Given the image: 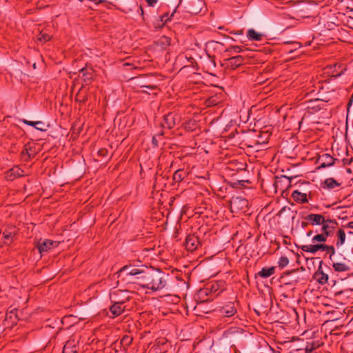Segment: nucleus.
Masks as SVG:
<instances>
[{
    "instance_id": "nucleus-45",
    "label": "nucleus",
    "mask_w": 353,
    "mask_h": 353,
    "mask_svg": "<svg viewBox=\"0 0 353 353\" xmlns=\"http://www.w3.org/2000/svg\"><path fill=\"white\" fill-rule=\"evenodd\" d=\"M343 227H345V228H351V229H353V221H350L348 223H347L345 225H344Z\"/></svg>"
},
{
    "instance_id": "nucleus-14",
    "label": "nucleus",
    "mask_w": 353,
    "mask_h": 353,
    "mask_svg": "<svg viewBox=\"0 0 353 353\" xmlns=\"http://www.w3.org/2000/svg\"><path fill=\"white\" fill-rule=\"evenodd\" d=\"M304 219L309 222L311 225H321L325 223L327 219L325 216L320 214H310Z\"/></svg>"
},
{
    "instance_id": "nucleus-13",
    "label": "nucleus",
    "mask_w": 353,
    "mask_h": 353,
    "mask_svg": "<svg viewBox=\"0 0 353 353\" xmlns=\"http://www.w3.org/2000/svg\"><path fill=\"white\" fill-rule=\"evenodd\" d=\"M17 234V229L13 225H7L3 231V237L5 243H11L14 241V237Z\"/></svg>"
},
{
    "instance_id": "nucleus-46",
    "label": "nucleus",
    "mask_w": 353,
    "mask_h": 353,
    "mask_svg": "<svg viewBox=\"0 0 353 353\" xmlns=\"http://www.w3.org/2000/svg\"><path fill=\"white\" fill-rule=\"evenodd\" d=\"M190 125V123H186L185 125V129H186L188 130L192 131L193 128Z\"/></svg>"
},
{
    "instance_id": "nucleus-57",
    "label": "nucleus",
    "mask_w": 353,
    "mask_h": 353,
    "mask_svg": "<svg viewBox=\"0 0 353 353\" xmlns=\"http://www.w3.org/2000/svg\"><path fill=\"white\" fill-rule=\"evenodd\" d=\"M348 233H349L350 234H353V232H351V231H350V232H349Z\"/></svg>"
},
{
    "instance_id": "nucleus-50",
    "label": "nucleus",
    "mask_w": 353,
    "mask_h": 353,
    "mask_svg": "<svg viewBox=\"0 0 353 353\" xmlns=\"http://www.w3.org/2000/svg\"><path fill=\"white\" fill-rule=\"evenodd\" d=\"M296 271V270H291V271H287L284 273V274H286V275H289L293 272H295Z\"/></svg>"
},
{
    "instance_id": "nucleus-15",
    "label": "nucleus",
    "mask_w": 353,
    "mask_h": 353,
    "mask_svg": "<svg viewBox=\"0 0 353 353\" xmlns=\"http://www.w3.org/2000/svg\"><path fill=\"white\" fill-rule=\"evenodd\" d=\"M203 5V1L190 0L186 7L187 11L192 14H197L201 11Z\"/></svg>"
},
{
    "instance_id": "nucleus-38",
    "label": "nucleus",
    "mask_w": 353,
    "mask_h": 353,
    "mask_svg": "<svg viewBox=\"0 0 353 353\" xmlns=\"http://www.w3.org/2000/svg\"><path fill=\"white\" fill-rule=\"evenodd\" d=\"M264 134L267 137L265 139H263L262 138L263 137V134L261 133L259 136H258V140H256V143H265L268 141V137L270 136L269 134H268L267 133H264Z\"/></svg>"
},
{
    "instance_id": "nucleus-22",
    "label": "nucleus",
    "mask_w": 353,
    "mask_h": 353,
    "mask_svg": "<svg viewBox=\"0 0 353 353\" xmlns=\"http://www.w3.org/2000/svg\"><path fill=\"white\" fill-rule=\"evenodd\" d=\"M292 197L296 202L299 203H306L308 202L307 194L302 193L299 190L293 191Z\"/></svg>"
},
{
    "instance_id": "nucleus-31",
    "label": "nucleus",
    "mask_w": 353,
    "mask_h": 353,
    "mask_svg": "<svg viewBox=\"0 0 353 353\" xmlns=\"http://www.w3.org/2000/svg\"><path fill=\"white\" fill-rule=\"evenodd\" d=\"M133 338L130 335H124L121 339L120 343L126 350L132 343Z\"/></svg>"
},
{
    "instance_id": "nucleus-4",
    "label": "nucleus",
    "mask_w": 353,
    "mask_h": 353,
    "mask_svg": "<svg viewBox=\"0 0 353 353\" xmlns=\"http://www.w3.org/2000/svg\"><path fill=\"white\" fill-rule=\"evenodd\" d=\"M132 292L129 290H122L119 289H114L110 292V299L111 303H119L124 305L130 300Z\"/></svg>"
},
{
    "instance_id": "nucleus-19",
    "label": "nucleus",
    "mask_w": 353,
    "mask_h": 353,
    "mask_svg": "<svg viewBox=\"0 0 353 353\" xmlns=\"http://www.w3.org/2000/svg\"><path fill=\"white\" fill-rule=\"evenodd\" d=\"M126 306L123 304L112 303V305L110 307V312L112 314V317L119 316L122 314Z\"/></svg>"
},
{
    "instance_id": "nucleus-48",
    "label": "nucleus",
    "mask_w": 353,
    "mask_h": 353,
    "mask_svg": "<svg viewBox=\"0 0 353 353\" xmlns=\"http://www.w3.org/2000/svg\"><path fill=\"white\" fill-rule=\"evenodd\" d=\"M309 222L307 221V222H305V221H302L301 222V227L302 228H306L308 225H309Z\"/></svg>"
},
{
    "instance_id": "nucleus-28",
    "label": "nucleus",
    "mask_w": 353,
    "mask_h": 353,
    "mask_svg": "<svg viewBox=\"0 0 353 353\" xmlns=\"http://www.w3.org/2000/svg\"><path fill=\"white\" fill-rule=\"evenodd\" d=\"M275 272V268H263L261 271L258 272V275L261 278H268L274 274Z\"/></svg>"
},
{
    "instance_id": "nucleus-30",
    "label": "nucleus",
    "mask_w": 353,
    "mask_h": 353,
    "mask_svg": "<svg viewBox=\"0 0 353 353\" xmlns=\"http://www.w3.org/2000/svg\"><path fill=\"white\" fill-rule=\"evenodd\" d=\"M79 72L82 73L83 76L85 77L84 81L86 83L88 82H90L93 79L94 70L92 68L88 70L86 68H83L79 70Z\"/></svg>"
},
{
    "instance_id": "nucleus-9",
    "label": "nucleus",
    "mask_w": 353,
    "mask_h": 353,
    "mask_svg": "<svg viewBox=\"0 0 353 353\" xmlns=\"http://www.w3.org/2000/svg\"><path fill=\"white\" fill-rule=\"evenodd\" d=\"M238 305V301H235L233 302H229L225 303L224 305L219 307L217 311L220 315L225 317H230L234 316L237 312L236 306Z\"/></svg>"
},
{
    "instance_id": "nucleus-7",
    "label": "nucleus",
    "mask_w": 353,
    "mask_h": 353,
    "mask_svg": "<svg viewBox=\"0 0 353 353\" xmlns=\"http://www.w3.org/2000/svg\"><path fill=\"white\" fill-rule=\"evenodd\" d=\"M248 205V201L241 196L232 197L230 201V206L232 212H238L243 210Z\"/></svg>"
},
{
    "instance_id": "nucleus-54",
    "label": "nucleus",
    "mask_w": 353,
    "mask_h": 353,
    "mask_svg": "<svg viewBox=\"0 0 353 353\" xmlns=\"http://www.w3.org/2000/svg\"><path fill=\"white\" fill-rule=\"evenodd\" d=\"M140 92H142V93H147V94H150V92H148V91H147V90H141Z\"/></svg>"
},
{
    "instance_id": "nucleus-2",
    "label": "nucleus",
    "mask_w": 353,
    "mask_h": 353,
    "mask_svg": "<svg viewBox=\"0 0 353 353\" xmlns=\"http://www.w3.org/2000/svg\"><path fill=\"white\" fill-rule=\"evenodd\" d=\"M225 283L223 281H217L208 283L204 288L200 289L197 292L198 298L202 302L208 300V296H218L225 290Z\"/></svg>"
},
{
    "instance_id": "nucleus-47",
    "label": "nucleus",
    "mask_w": 353,
    "mask_h": 353,
    "mask_svg": "<svg viewBox=\"0 0 353 353\" xmlns=\"http://www.w3.org/2000/svg\"><path fill=\"white\" fill-rule=\"evenodd\" d=\"M115 2H117L120 4H125L129 0H114Z\"/></svg>"
},
{
    "instance_id": "nucleus-56",
    "label": "nucleus",
    "mask_w": 353,
    "mask_h": 353,
    "mask_svg": "<svg viewBox=\"0 0 353 353\" xmlns=\"http://www.w3.org/2000/svg\"><path fill=\"white\" fill-rule=\"evenodd\" d=\"M162 135H163V132H161V134H158L157 136H162Z\"/></svg>"
},
{
    "instance_id": "nucleus-17",
    "label": "nucleus",
    "mask_w": 353,
    "mask_h": 353,
    "mask_svg": "<svg viewBox=\"0 0 353 353\" xmlns=\"http://www.w3.org/2000/svg\"><path fill=\"white\" fill-rule=\"evenodd\" d=\"M245 61V59L241 55L232 57L227 60V67L232 70L237 68L242 65Z\"/></svg>"
},
{
    "instance_id": "nucleus-52",
    "label": "nucleus",
    "mask_w": 353,
    "mask_h": 353,
    "mask_svg": "<svg viewBox=\"0 0 353 353\" xmlns=\"http://www.w3.org/2000/svg\"><path fill=\"white\" fill-rule=\"evenodd\" d=\"M233 34H243V30L236 31L235 32H233Z\"/></svg>"
},
{
    "instance_id": "nucleus-39",
    "label": "nucleus",
    "mask_w": 353,
    "mask_h": 353,
    "mask_svg": "<svg viewBox=\"0 0 353 353\" xmlns=\"http://www.w3.org/2000/svg\"><path fill=\"white\" fill-rule=\"evenodd\" d=\"M37 123H39L38 125H35V128L40 131H44L45 129V124L42 121H37Z\"/></svg>"
},
{
    "instance_id": "nucleus-49",
    "label": "nucleus",
    "mask_w": 353,
    "mask_h": 353,
    "mask_svg": "<svg viewBox=\"0 0 353 353\" xmlns=\"http://www.w3.org/2000/svg\"><path fill=\"white\" fill-rule=\"evenodd\" d=\"M149 5L152 6L154 3L157 2V0H147Z\"/></svg>"
},
{
    "instance_id": "nucleus-40",
    "label": "nucleus",
    "mask_w": 353,
    "mask_h": 353,
    "mask_svg": "<svg viewBox=\"0 0 353 353\" xmlns=\"http://www.w3.org/2000/svg\"><path fill=\"white\" fill-rule=\"evenodd\" d=\"M98 154L100 157H105L108 155V150L106 148H100L98 151Z\"/></svg>"
},
{
    "instance_id": "nucleus-36",
    "label": "nucleus",
    "mask_w": 353,
    "mask_h": 353,
    "mask_svg": "<svg viewBox=\"0 0 353 353\" xmlns=\"http://www.w3.org/2000/svg\"><path fill=\"white\" fill-rule=\"evenodd\" d=\"M319 345H316L314 342L313 343H307L305 348V352L306 353H310L312 352L314 350L316 349L318 347Z\"/></svg>"
},
{
    "instance_id": "nucleus-24",
    "label": "nucleus",
    "mask_w": 353,
    "mask_h": 353,
    "mask_svg": "<svg viewBox=\"0 0 353 353\" xmlns=\"http://www.w3.org/2000/svg\"><path fill=\"white\" fill-rule=\"evenodd\" d=\"M336 246L339 248L342 246L345 242V232L343 228L338 229L336 234Z\"/></svg>"
},
{
    "instance_id": "nucleus-35",
    "label": "nucleus",
    "mask_w": 353,
    "mask_h": 353,
    "mask_svg": "<svg viewBox=\"0 0 353 353\" xmlns=\"http://www.w3.org/2000/svg\"><path fill=\"white\" fill-rule=\"evenodd\" d=\"M279 267L281 269L286 267L289 263V259L287 256H281L278 262Z\"/></svg>"
},
{
    "instance_id": "nucleus-3",
    "label": "nucleus",
    "mask_w": 353,
    "mask_h": 353,
    "mask_svg": "<svg viewBox=\"0 0 353 353\" xmlns=\"http://www.w3.org/2000/svg\"><path fill=\"white\" fill-rule=\"evenodd\" d=\"M301 248L303 251L310 253H315L319 250L325 251L330 254V260H332V256L336 253L335 248L333 245H326L325 243L302 245Z\"/></svg>"
},
{
    "instance_id": "nucleus-21",
    "label": "nucleus",
    "mask_w": 353,
    "mask_h": 353,
    "mask_svg": "<svg viewBox=\"0 0 353 353\" xmlns=\"http://www.w3.org/2000/svg\"><path fill=\"white\" fill-rule=\"evenodd\" d=\"M23 170H22L21 169H20L18 167H14V168L10 169L6 172V177L8 180L12 181L13 179H14L17 177L23 176Z\"/></svg>"
},
{
    "instance_id": "nucleus-16",
    "label": "nucleus",
    "mask_w": 353,
    "mask_h": 353,
    "mask_svg": "<svg viewBox=\"0 0 353 353\" xmlns=\"http://www.w3.org/2000/svg\"><path fill=\"white\" fill-rule=\"evenodd\" d=\"M78 341L74 338H70L63 347V353H78Z\"/></svg>"
},
{
    "instance_id": "nucleus-1",
    "label": "nucleus",
    "mask_w": 353,
    "mask_h": 353,
    "mask_svg": "<svg viewBox=\"0 0 353 353\" xmlns=\"http://www.w3.org/2000/svg\"><path fill=\"white\" fill-rule=\"evenodd\" d=\"M165 276L163 272L159 270H152L148 272L143 271L142 276H137V279L143 288L157 291L163 289L165 286Z\"/></svg>"
},
{
    "instance_id": "nucleus-5",
    "label": "nucleus",
    "mask_w": 353,
    "mask_h": 353,
    "mask_svg": "<svg viewBox=\"0 0 353 353\" xmlns=\"http://www.w3.org/2000/svg\"><path fill=\"white\" fill-rule=\"evenodd\" d=\"M143 270L137 268L135 265L131 264L126 265L122 267L118 272L119 276L122 280H125L128 276H142Z\"/></svg>"
},
{
    "instance_id": "nucleus-6",
    "label": "nucleus",
    "mask_w": 353,
    "mask_h": 353,
    "mask_svg": "<svg viewBox=\"0 0 353 353\" xmlns=\"http://www.w3.org/2000/svg\"><path fill=\"white\" fill-rule=\"evenodd\" d=\"M181 117L179 114L172 112L164 116L163 123L161 125L163 128L171 130L179 124L181 122Z\"/></svg>"
},
{
    "instance_id": "nucleus-27",
    "label": "nucleus",
    "mask_w": 353,
    "mask_h": 353,
    "mask_svg": "<svg viewBox=\"0 0 353 353\" xmlns=\"http://www.w3.org/2000/svg\"><path fill=\"white\" fill-rule=\"evenodd\" d=\"M340 185H341V183H339L336 180H335L333 178L326 179L323 183V188H327V189H333V188H334L336 187H339Z\"/></svg>"
},
{
    "instance_id": "nucleus-11",
    "label": "nucleus",
    "mask_w": 353,
    "mask_h": 353,
    "mask_svg": "<svg viewBox=\"0 0 353 353\" xmlns=\"http://www.w3.org/2000/svg\"><path fill=\"white\" fill-rule=\"evenodd\" d=\"M201 245L199 237L194 234L188 235L184 242L185 249L190 252L196 250Z\"/></svg>"
},
{
    "instance_id": "nucleus-26",
    "label": "nucleus",
    "mask_w": 353,
    "mask_h": 353,
    "mask_svg": "<svg viewBox=\"0 0 353 353\" xmlns=\"http://www.w3.org/2000/svg\"><path fill=\"white\" fill-rule=\"evenodd\" d=\"M332 268L334 271L338 272H347L350 270V267L343 262H333Z\"/></svg>"
},
{
    "instance_id": "nucleus-12",
    "label": "nucleus",
    "mask_w": 353,
    "mask_h": 353,
    "mask_svg": "<svg viewBox=\"0 0 353 353\" xmlns=\"http://www.w3.org/2000/svg\"><path fill=\"white\" fill-rule=\"evenodd\" d=\"M336 159L331 155L324 153L319 156L316 163L319 164L318 169L332 166Z\"/></svg>"
},
{
    "instance_id": "nucleus-25",
    "label": "nucleus",
    "mask_w": 353,
    "mask_h": 353,
    "mask_svg": "<svg viewBox=\"0 0 353 353\" xmlns=\"http://www.w3.org/2000/svg\"><path fill=\"white\" fill-rule=\"evenodd\" d=\"M247 37L250 40L260 41L263 37V34L254 30V29H249L247 32Z\"/></svg>"
},
{
    "instance_id": "nucleus-58",
    "label": "nucleus",
    "mask_w": 353,
    "mask_h": 353,
    "mask_svg": "<svg viewBox=\"0 0 353 353\" xmlns=\"http://www.w3.org/2000/svg\"><path fill=\"white\" fill-rule=\"evenodd\" d=\"M274 353H281L279 351L274 352Z\"/></svg>"
},
{
    "instance_id": "nucleus-33",
    "label": "nucleus",
    "mask_w": 353,
    "mask_h": 353,
    "mask_svg": "<svg viewBox=\"0 0 353 353\" xmlns=\"http://www.w3.org/2000/svg\"><path fill=\"white\" fill-rule=\"evenodd\" d=\"M52 36L46 32L41 31L37 35V40L41 43H46L51 39Z\"/></svg>"
},
{
    "instance_id": "nucleus-55",
    "label": "nucleus",
    "mask_w": 353,
    "mask_h": 353,
    "mask_svg": "<svg viewBox=\"0 0 353 353\" xmlns=\"http://www.w3.org/2000/svg\"><path fill=\"white\" fill-rule=\"evenodd\" d=\"M293 282H294V281H290V282L287 283L286 284H292ZM294 282H295V283H297V282H298V279H295V280H294Z\"/></svg>"
},
{
    "instance_id": "nucleus-44",
    "label": "nucleus",
    "mask_w": 353,
    "mask_h": 353,
    "mask_svg": "<svg viewBox=\"0 0 353 353\" xmlns=\"http://www.w3.org/2000/svg\"><path fill=\"white\" fill-rule=\"evenodd\" d=\"M231 49H233L236 52H240L241 51V48L238 46H232L230 47Z\"/></svg>"
},
{
    "instance_id": "nucleus-51",
    "label": "nucleus",
    "mask_w": 353,
    "mask_h": 353,
    "mask_svg": "<svg viewBox=\"0 0 353 353\" xmlns=\"http://www.w3.org/2000/svg\"><path fill=\"white\" fill-rule=\"evenodd\" d=\"M313 234V231L312 230H310L307 232V236H311Z\"/></svg>"
},
{
    "instance_id": "nucleus-42",
    "label": "nucleus",
    "mask_w": 353,
    "mask_h": 353,
    "mask_svg": "<svg viewBox=\"0 0 353 353\" xmlns=\"http://www.w3.org/2000/svg\"><path fill=\"white\" fill-rule=\"evenodd\" d=\"M353 161V157L351 159H343V163L344 165H350Z\"/></svg>"
},
{
    "instance_id": "nucleus-41",
    "label": "nucleus",
    "mask_w": 353,
    "mask_h": 353,
    "mask_svg": "<svg viewBox=\"0 0 353 353\" xmlns=\"http://www.w3.org/2000/svg\"><path fill=\"white\" fill-rule=\"evenodd\" d=\"M25 124L28 125H30V126H33L35 128V125H38L39 123H37V121H28V120H23V121Z\"/></svg>"
},
{
    "instance_id": "nucleus-23",
    "label": "nucleus",
    "mask_w": 353,
    "mask_h": 353,
    "mask_svg": "<svg viewBox=\"0 0 353 353\" xmlns=\"http://www.w3.org/2000/svg\"><path fill=\"white\" fill-rule=\"evenodd\" d=\"M321 267L320 266L318 270L314 273V278L316 279L320 284H325L328 281V275L324 273L322 270H321Z\"/></svg>"
},
{
    "instance_id": "nucleus-43",
    "label": "nucleus",
    "mask_w": 353,
    "mask_h": 353,
    "mask_svg": "<svg viewBox=\"0 0 353 353\" xmlns=\"http://www.w3.org/2000/svg\"><path fill=\"white\" fill-rule=\"evenodd\" d=\"M152 143L154 147H158L159 146V143H158V140L157 139V136H154L152 137Z\"/></svg>"
},
{
    "instance_id": "nucleus-37",
    "label": "nucleus",
    "mask_w": 353,
    "mask_h": 353,
    "mask_svg": "<svg viewBox=\"0 0 353 353\" xmlns=\"http://www.w3.org/2000/svg\"><path fill=\"white\" fill-rule=\"evenodd\" d=\"M176 13V9L172 12V13L170 15V17H168V14L165 13L161 17V21H164L165 23H167L168 21H170L172 17H174V14Z\"/></svg>"
},
{
    "instance_id": "nucleus-10",
    "label": "nucleus",
    "mask_w": 353,
    "mask_h": 353,
    "mask_svg": "<svg viewBox=\"0 0 353 353\" xmlns=\"http://www.w3.org/2000/svg\"><path fill=\"white\" fill-rule=\"evenodd\" d=\"M338 225L339 223L336 219L328 218L325 220V223L322 225L321 230L328 238L333 236Z\"/></svg>"
},
{
    "instance_id": "nucleus-18",
    "label": "nucleus",
    "mask_w": 353,
    "mask_h": 353,
    "mask_svg": "<svg viewBox=\"0 0 353 353\" xmlns=\"http://www.w3.org/2000/svg\"><path fill=\"white\" fill-rule=\"evenodd\" d=\"M57 242L51 240L46 239L43 241H39L37 248L39 252L41 254L48 252L49 250L54 246H57Z\"/></svg>"
},
{
    "instance_id": "nucleus-8",
    "label": "nucleus",
    "mask_w": 353,
    "mask_h": 353,
    "mask_svg": "<svg viewBox=\"0 0 353 353\" xmlns=\"http://www.w3.org/2000/svg\"><path fill=\"white\" fill-rule=\"evenodd\" d=\"M292 177H288L284 175H281L280 176H276L274 177V186L275 188L276 191L279 190L281 192H283L285 190H288L291 187V183Z\"/></svg>"
},
{
    "instance_id": "nucleus-34",
    "label": "nucleus",
    "mask_w": 353,
    "mask_h": 353,
    "mask_svg": "<svg viewBox=\"0 0 353 353\" xmlns=\"http://www.w3.org/2000/svg\"><path fill=\"white\" fill-rule=\"evenodd\" d=\"M327 236L324 234L323 232L321 234H317L313 236L312 241V243L320 242L325 243L327 241Z\"/></svg>"
},
{
    "instance_id": "nucleus-53",
    "label": "nucleus",
    "mask_w": 353,
    "mask_h": 353,
    "mask_svg": "<svg viewBox=\"0 0 353 353\" xmlns=\"http://www.w3.org/2000/svg\"><path fill=\"white\" fill-rule=\"evenodd\" d=\"M231 347H232V348H233V349L234 350V353H238V351H237L236 347V346H235V345H232L231 346Z\"/></svg>"
},
{
    "instance_id": "nucleus-20",
    "label": "nucleus",
    "mask_w": 353,
    "mask_h": 353,
    "mask_svg": "<svg viewBox=\"0 0 353 353\" xmlns=\"http://www.w3.org/2000/svg\"><path fill=\"white\" fill-rule=\"evenodd\" d=\"M139 86L141 88H147L148 90H150L152 92V94H157V92H154V91L159 90L158 86L157 85H155L154 83H151L148 79H141L139 81Z\"/></svg>"
},
{
    "instance_id": "nucleus-32",
    "label": "nucleus",
    "mask_w": 353,
    "mask_h": 353,
    "mask_svg": "<svg viewBox=\"0 0 353 353\" xmlns=\"http://www.w3.org/2000/svg\"><path fill=\"white\" fill-rule=\"evenodd\" d=\"M246 183L249 184L250 181L249 180H236L231 182L230 185L234 188H243L246 187Z\"/></svg>"
},
{
    "instance_id": "nucleus-29",
    "label": "nucleus",
    "mask_w": 353,
    "mask_h": 353,
    "mask_svg": "<svg viewBox=\"0 0 353 353\" xmlns=\"http://www.w3.org/2000/svg\"><path fill=\"white\" fill-rule=\"evenodd\" d=\"M188 176L187 172L183 169H179L173 174V180L176 183L182 181Z\"/></svg>"
}]
</instances>
